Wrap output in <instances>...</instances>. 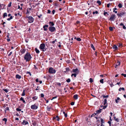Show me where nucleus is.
<instances>
[{
    "label": "nucleus",
    "instance_id": "f257e3e1",
    "mask_svg": "<svg viewBox=\"0 0 126 126\" xmlns=\"http://www.w3.org/2000/svg\"><path fill=\"white\" fill-rule=\"evenodd\" d=\"M32 58L30 53L27 52L24 56V59L26 62H27L30 61Z\"/></svg>",
    "mask_w": 126,
    "mask_h": 126
},
{
    "label": "nucleus",
    "instance_id": "f03ea898",
    "mask_svg": "<svg viewBox=\"0 0 126 126\" xmlns=\"http://www.w3.org/2000/svg\"><path fill=\"white\" fill-rule=\"evenodd\" d=\"M26 18H27V20L28 21V23H33L34 20V19L31 16H27Z\"/></svg>",
    "mask_w": 126,
    "mask_h": 126
},
{
    "label": "nucleus",
    "instance_id": "7ed1b4c3",
    "mask_svg": "<svg viewBox=\"0 0 126 126\" xmlns=\"http://www.w3.org/2000/svg\"><path fill=\"white\" fill-rule=\"evenodd\" d=\"M45 45L44 44H41L40 46V48L42 50V51H44L46 50V49H45Z\"/></svg>",
    "mask_w": 126,
    "mask_h": 126
},
{
    "label": "nucleus",
    "instance_id": "20e7f679",
    "mask_svg": "<svg viewBox=\"0 0 126 126\" xmlns=\"http://www.w3.org/2000/svg\"><path fill=\"white\" fill-rule=\"evenodd\" d=\"M79 71L77 68L75 69H73L72 70L71 73H74L76 74V75H78L79 73Z\"/></svg>",
    "mask_w": 126,
    "mask_h": 126
},
{
    "label": "nucleus",
    "instance_id": "39448f33",
    "mask_svg": "<svg viewBox=\"0 0 126 126\" xmlns=\"http://www.w3.org/2000/svg\"><path fill=\"white\" fill-rule=\"evenodd\" d=\"M49 29L51 32H53L55 31L56 30L55 28L54 27L52 26L49 27Z\"/></svg>",
    "mask_w": 126,
    "mask_h": 126
},
{
    "label": "nucleus",
    "instance_id": "423d86ee",
    "mask_svg": "<svg viewBox=\"0 0 126 126\" xmlns=\"http://www.w3.org/2000/svg\"><path fill=\"white\" fill-rule=\"evenodd\" d=\"M48 71L50 73H54L56 72V71L52 68H49Z\"/></svg>",
    "mask_w": 126,
    "mask_h": 126
},
{
    "label": "nucleus",
    "instance_id": "0eeeda50",
    "mask_svg": "<svg viewBox=\"0 0 126 126\" xmlns=\"http://www.w3.org/2000/svg\"><path fill=\"white\" fill-rule=\"evenodd\" d=\"M31 108L33 110H36L38 108V106L36 105L35 104L32 105L31 107Z\"/></svg>",
    "mask_w": 126,
    "mask_h": 126
},
{
    "label": "nucleus",
    "instance_id": "6e6552de",
    "mask_svg": "<svg viewBox=\"0 0 126 126\" xmlns=\"http://www.w3.org/2000/svg\"><path fill=\"white\" fill-rule=\"evenodd\" d=\"M125 12H121L120 13L117 14V15L119 17H122L125 14Z\"/></svg>",
    "mask_w": 126,
    "mask_h": 126
},
{
    "label": "nucleus",
    "instance_id": "1a4fd4ad",
    "mask_svg": "<svg viewBox=\"0 0 126 126\" xmlns=\"http://www.w3.org/2000/svg\"><path fill=\"white\" fill-rule=\"evenodd\" d=\"M48 26V25H44L43 27V28L44 29V30L45 31H47V28Z\"/></svg>",
    "mask_w": 126,
    "mask_h": 126
},
{
    "label": "nucleus",
    "instance_id": "9d476101",
    "mask_svg": "<svg viewBox=\"0 0 126 126\" xmlns=\"http://www.w3.org/2000/svg\"><path fill=\"white\" fill-rule=\"evenodd\" d=\"M28 124L29 123L28 122L25 120H24L22 123V124L24 125Z\"/></svg>",
    "mask_w": 126,
    "mask_h": 126
},
{
    "label": "nucleus",
    "instance_id": "9b49d317",
    "mask_svg": "<svg viewBox=\"0 0 126 126\" xmlns=\"http://www.w3.org/2000/svg\"><path fill=\"white\" fill-rule=\"evenodd\" d=\"M5 5L4 4H1L0 3V11L1 9H3L5 7Z\"/></svg>",
    "mask_w": 126,
    "mask_h": 126
},
{
    "label": "nucleus",
    "instance_id": "f8f14e48",
    "mask_svg": "<svg viewBox=\"0 0 126 126\" xmlns=\"http://www.w3.org/2000/svg\"><path fill=\"white\" fill-rule=\"evenodd\" d=\"M115 16L114 15H112L110 18V19L111 20H113Z\"/></svg>",
    "mask_w": 126,
    "mask_h": 126
},
{
    "label": "nucleus",
    "instance_id": "ddd939ff",
    "mask_svg": "<svg viewBox=\"0 0 126 126\" xmlns=\"http://www.w3.org/2000/svg\"><path fill=\"white\" fill-rule=\"evenodd\" d=\"M113 48L115 50H117L118 49L116 45H114L113 46Z\"/></svg>",
    "mask_w": 126,
    "mask_h": 126
},
{
    "label": "nucleus",
    "instance_id": "4468645a",
    "mask_svg": "<svg viewBox=\"0 0 126 126\" xmlns=\"http://www.w3.org/2000/svg\"><path fill=\"white\" fill-rule=\"evenodd\" d=\"M49 26H53L54 25V24L53 22H49Z\"/></svg>",
    "mask_w": 126,
    "mask_h": 126
},
{
    "label": "nucleus",
    "instance_id": "2eb2a0df",
    "mask_svg": "<svg viewBox=\"0 0 126 126\" xmlns=\"http://www.w3.org/2000/svg\"><path fill=\"white\" fill-rule=\"evenodd\" d=\"M104 105H107V100L106 99H104L103 101Z\"/></svg>",
    "mask_w": 126,
    "mask_h": 126
},
{
    "label": "nucleus",
    "instance_id": "dca6fc26",
    "mask_svg": "<svg viewBox=\"0 0 126 126\" xmlns=\"http://www.w3.org/2000/svg\"><path fill=\"white\" fill-rule=\"evenodd\" d=\"M16 78L20 79L21 78V76L19 75L18 74H17L16 75Z\"/></svg>",
    "mask_w": 126,
    "mask_h": 126
},
{
    "label": "nucleus",
    "instance_id": "f3484780",
    "mask_svg": "<svg viewBox=\"0 0 126 126\" xmlns=\"http://www.w3.org/2000/svg\"><path fill=\"white\" fill-rule=\"evenodd\" d=\"M20 51L22 54H23L25 52V50L24 49H22L20 50Z\"/></svg>",
    "mask_w": 126,
    "mask_h": 126
},
{
    "label": "nucleus",
    "instance_id": "a211bd4d",
    "mask_svg": "<svg viewBox=\"0 0 126 126\" xmlns=\"http://www.w3.org/2000/svg\"><path fill=\"white\" fill-rule=\"evenodd\" d=\"M78 95L77 94H75L73 96V98L75 99H77L78 98Z\"/></svg>",
    "mask_w": 126,
    "mask_h": 126
},
{
    "label": "nucleus",
    "instance_id": "6ab92c4d",
    "mask_svg": "<svg viewBox=\"0 0 126 126\" xmlns=\"http://www.w3.org/2000/svg\"><path fill=\"white\" fill-rule=\"evenodd\" d=\"M56 42H57V40L56 39H55L53 41H50V43H52L53 44H54Z\"/></svg>",
    "mask_w": 126,
    "mask_h": 126
},
{
    "label": "nucleus",
    "instance_id": "aec40b11",
    "mask_svg": "<svg viewBox=\"0 0 126 126\" xmlns=\"http://www.w3.org/2000/svg\"><path fill=\"white\" fill-rule=\"evenodd\" d=\"M37 98L38 97L36 96H34L32 97V99L34 100H36L37 99Z\"/></svg>",
    "mask_w": 126,
    "mask_h": 126
},
{
    "label": "nucleus",
    "instance_id": "412c9836",
    "mask_svg": "<svg viewBox=\"0 0 126 126\" xmlns=\"http://www.w3.org/2000/svg\"><path fill=\"white\" fill-rule=\"evenodd\" d=\"M35 50L36 52L37 53H39V51L36 48H35Z\"/></svg>",
    "mask_w": 126,
    "mask_h": 126
},
{
    "label": "nucleus",
    "instance_id": "4be33fe9",
    "mask_svg": "<svg viewBox=\"0 0 126 126\" xmlns=\"http://www.w3.org/2000/svg\"><path fill=\"white\" fill-rule=\"evenodd\" d=\"M54 118L56 119L57 121H59V118L58 116H56L55 117H54Z\"/></svg>",
    "mask_w": 126,
    "mask_h": 126
},
{
    "label": "nucleus",
    "instance_id": "5701e85b",
    "mask_svg": "<svg viewBox=\"0 0 126 126\" xmlns=\"http://www.w3.org/2000/svg\"><path fill=\"white\" fill-rule=\"evenodd\" d=\"M25 95V90H23L22 92V93L21 95L24 96Z\"/></svg>",
    "mask_w": 126,
    "mask_h": 126
},
{
    "label": "nucleus",
    "instance_id": "b1692460",
    "mask_svg": "<svg viewBox=\"0 0 126 126\" xmlns=\"http://www.w3.org/2000/svg\"><path fill=\"white\" fill-rule=\"evenodd\" d=\"M75 39H76L78 41H80L81 40V39L80 38H76V37H75Z\"/></svg>",
    "mask_w": 126,
    "mask_h": 126
},
{
    "label": "nucleus",
    "instance_id": "393cba45",
    "mask_svg": "<svg viewBox=\"0 0 126 126\" xmlns=\"http://www.w3.org/2000/svg\"><path fill=\"white\" fill-rule=\"evenodd\" d=\"M77 75H76V74L73 73L72 74L71 76L72 77H73V76H74V77L75 78L76 77Z\"/></svg>",
    "mask_w": 126,
    "mask_h": 126
},
{
    "label": "nucleus",
    "instance_id": "a878e982",
    "mask_svg": "<svg viewBox=\"0 0 126 126\" xmlns=\"http://www.w3.org/2000/svg\"><path fill=\"white\" fill-rule=\"evenodd\" d=\"M101 109H100L99 110H98L96 111V113H100L101 111Z\"/></svg>",
    "mask_w": 126,
    "mask_h": 126
},
{
    "label": "nucleus",
    "instance_id": "bb28decb",
    "mask_svg": "<svg viewBox=\"0 0 126 126\" xmlns=\"http://www.w3.org/2000/svg\"><path fill=\"white\" fill-rule=\"evenodd\" d=\"M118 7L119 8H121L122 7V4L121 3H119L118 5Z\"/></svg>",
    "mask_w": 126,
    "mask_h": 126
},
{
    "label": "nucleus",
    "instance_id": "cd10ccee",
    "mask_svg": "<svg viewBox=\"0 0 126 126\" xmlns=\"http://www.w3.org/2000/svg\"><path fill=\"white\" fill-rule=\"evenodd\" d=\"M120 99V98L119 97H118L117 98V99H115V102L116 103H118V100H119Z\"/></svg>",
    "mask_w": 126,
    "mask_h": 126
},
{
    "label": "nucleus",
    "instance_id": "c85d7f7f",
    "mask_svg": "<svg viewBox=\"0 0 126 126\" xmlns=\"http://www.w3.org/2000/svg\"><path fill=\"white\" fill-rule=\"evenodd\" d=\"M91 48H92L94 50H95V48L94 46L93 45V44H91Z\"/></svg>",
    "mask_w": 126,
    "mask_h": 126
},
{
    "label": "nucleus",
    "instance_id": "c756f323",
    "mask_svg": "<svg viewBox=\"0 0 126 126\" xmlns=\"http://www.w3.org/2000/svg\"><path fill=\"white\" fill-rule=\"evenodd\" d=\"M122 90L123 91L125 90V89L124 88H120L119 89V91H121Z\"/></svg>",
    "mask_w": 126,
    "mask_h": 126
},
{
    "label": "nucleus",
    "instance_id": "7c9ffc66",
    "mask_svg": "<svg viewBox=\"0 0 126 126\" xmlns=\"http://www.w3.org/2000/svg\"><path fill=\"white\" fill-rule=\"evenodd\" d=\"M97 3L99 5H100L101 4V2L99 0H97Z\"/></svg>",
    "mask_w": 126,
    "mask_h": 126
},
{
    "label": "nucleus",
    "instance_id": "2f4dec72",
    "mask_svg": "<svg viewBox=\"0 0 126 126\" xmlns=\"http://www.w3.org/2000/svg\"><path fill=\"white\" fill-rule=\"evenodd\" d=\"M7 16V14L6 13H4L3 15V17L4 18L5 16Z\"/></svg>",
    "mask_w": 126,
    "mask_h": 126
},
{
    "label": "nucleus",
    "instance_id": "473e14b6",
    "mask_svg": "<svg viewBox=\"0 0 126 126\" xmlns=\"http://www.w3.org/2000/svg\"><path fill=\"white\" fill-rule=\"evenodd\" d=\"M63 113L64 114V116L65 117H66L67 116V114L66 113H65V111L63 112Z\"/></svg>",
    "mask_w": 126,
    "mask_h": 126
},
{
    "label": "nucleus",
    "instance_id": "72a5a7b5",
    "mask_svg": "<svg viewBox=\"0 0 126 126\" xmlns=\"http://www.w3.org/2000/svg\"><path fill=\"white\" fill-rule=\"evenodd\" d=\"M109 84L110 85L111 87H112L114 85H113V84H112V82H111V83H109Z\"/></svg>",
    "mask_w": 126,
    "mask_h": 126
},
{
    "label": "nucleus",
    "instance_id": "f704fd0d",
    "mask_svg": "<svg viewBox=\"0 0 126 126\" xmlns=\"http://www.w3.org/2000/svg\"><path fill=\"white\" fill-rule=\"evenodd\" d=\"M3 121H4L5 122V123L6 124V122L7 121V119L6 118H4L3 119Z\"/></svg>",
    "mask_w": 126,
    "mask_h": 126
},
{
    "label": "nucleus",
    "instance_id": "c9c22d12",
    "mask_svg": "<svg viewBox=\"0 0 126 126\" xmlns=\"http://www.w3.org/2000/svg\"><path fill=\"white\" fill-rule=\"evenodd\" d=\"M89 79H90L89 82H90L92 83L93 82V80L92 78H90Z\"/></svg>",
    "mask_w": 126,
    "mask_h": 126
},
{
    "label": "nucleus",
    "instance_id": "e433bc0d",
    "mask_svg": "<svg viewBox=\"0 0 126 126\" xmlns=\"http://www.w3.org/2000/svg\"><path fill=\"white\" fill-rule=\"evenodd\" d=\"M109 29L110 31H112L113 30V28L112 27H109Z\"/></svg>",
    "mask_w": 126,
    "mask_h": 126
},
{
    "label": "nucleus",
    "instance_id": "4c0bfd02",
    "mask_svg": "<svg viewBox=\"0 0 126 126\" xmlns=\"http://www.w3.org/2000/svg\"><path fill=\"white\" fill-rule=\"evenodd\" d=\"M9 110V108L8 107H7L4 109V111L5 112L6 110Z\"/></svg>",
    "mask_w": 126,
    "mask_h": 126
},
{
    "label": "nucleus",
    "instance_id": "58836bf2",
    "mask_svg": "<svg viewBox=\"0 0 126 126\" xmlns=\"http://www.w3.org/2000/svg\"><path fill=\"white\" fill-rule=\"evenodd\" d=\"M98 13V12L97 11H96L95 12H93V15L94 14H97Z\"/></svg>",
    "mask_w": 126,
    "mask_h": 126
},
{
    "label": "nucleus",
    "instance_id": "ea45409f",
    "mask_svg": "<svg viewBox=\"0 0 126 126\" xmlns=\"http://www.w3.org/2000/svg\"><path fill=\"white\" fill-rule=\"evenodd\" d=\"M3 90L6 93H7L8 92V90L7 89H3Z\"/></svg>",
    "mask_w": 126,
    "mask_h": 126
},
{
    "label": "nucleus",
    "instance_id": "a19ab883",
    "mask_svg": "<svg viewBox=\"0 0 126 126\" xmlns=\"http://www.w3.org/2000/svg\"><path fill=\"white\" fill-rule=\"evenodd\" d=\"M12 18H13L12 16H11L10 18H8L7 19V20H10L11 19H12Z\"/></svg>",
    "mask_w": 126,
    "mask_h": 126
},
{
    "label": "nucleus",
    "instance_id": "79ce46f5",
    "mask_svg": "<svg viewBox=\"0 0 126 126\" xmlns=\"http://www.w3.org/2000/svg\"><path fill=\"white\" fill-rule=\"evenodd\" d=\"M120 62H118L116 64V65H118V66L120 65Z\"/></svg>",
    "mask_w": 126,
    "mask_h": 126
},
{
    "label": "nucleus",
    "instance_id": "37998d69",
    "mask_svg": "<svg viewBox=\"0 0 126 126\" xmlns=\"http://www.w3.org/2000/svg\"><path fill=\"white\" fill-rule=\"evenodd\" d=\"M16 110L18 111H20L21 110L19 108H17L16 109Z\"/></svg>",
    "mask_w": 126,
    "mask_h": 126
},
{
    "label": "nucleus",
    "instance_id": "c03bdc74",
    "mask_svg": "<svg viewBox=\"0 0 126 126\" xmlns=\"http://www.w3.org/2000/svg\"><path fill=\"white\" fill-rule=\"evenodd\" d=\"M11 2H10L8 5V7H10L11 6Z\"/></svg>",
    "mask_w": 126,
    "mask_h": 126
},
{
    "label": "nucleus",
    "instance_id": "a18cd8bd",
    "mask_svg": "<svg viewBox=\"0 0 126 126\" xmlns=\"http://www.w3.org/2000/svg\"><path fill=\"white\" fill-rule=\"evenodd\" d=\"M100 82L101 83H103V79H102L100 80Z\"/></svg>",
    "mask_w": 126,
    "mask_h": 126
},
{
    "label": "nucleus",
    "instance_id": "49530a36",
    "mask_svg": "<svg viewBox=\"0 0 126 126\" xmlns=\"http://www.w3.org/2000/svg\"><path fill=\"white\" fill-rule=\"evenodd\" d=\"M66 81L67 82L69 83L70 81V79H68L66 80Z\"/></svg>",
    "mask_w": 126,
    "mask_h": 126
},
{
    "label": "nucleus",
    "instance_id": "de8ad7c7",
    "mask_svg": "<svg viewBox=\"0 0 126 126\" xmlns=\"http://www.w3.org/2000/svg\"><path fill=\"white\" fill-rule=\"evenodd\" d=\"M104 106H102L103 107V109H105L107 107V105H104Z\"/></svg>",
    "mask_w": 126,
    "mask_h": 126
},
{
    "label": "nucleus",
    "instance_id": "09e8293b",
    "mask_svg": "<svg viewBox=\"0 0 126 126\" xmlns=\"http://www.w3.org/2000/svg\"><path fill=\"white\" fill-rule=\"evenodd\" d=\"M100 121L102 123H104V121L103 119L102 118H101L100 119Z\"/></svg>",
    "mask_w": 126,
    "mask_h": 126
},
{
    "label": "nucleus",
    "instance_id": "8fccbe9b",
    "mask_svg": "<svg viewBox=\"0 0 126 126\" xmlns=\"http://www.w3.org/2000/svg\"><path fill=\"white\" fill-rule=\"evenodd\" d=\"M18 9H20V10H22V7H21L20 8V6L19 5H18Z\"/></svg>",
    "mask_w": 126,
    "mask_h": 126
},
{
    "label": "nucleus",
    "instance_id": "3c124183",
    "mask_svg": "<svg viewBox=\"0 0 126 126\" xmlns=\"http://www.w3.org/2000/svg\"><path fill=\"white\" fill-rule=\"evenodd\" d=\"M111 5V4L110 3H109L108 4L107 6L108 8H109L110 7V6Z\"/></svg>",
    "mask_w": 126,
    "mask_h": 126
},
{
    "label": "nucleus",
    "instance_id": "603ef678",
    "mask_svg": "<svg viewBox=\"0 0 126 126\" xmlns=\"http://www.w3.org/2000/svg\"><path fill=\"white\" fill-rule=\"evenodd\" d=\"M121 75L122 76H123L125 78L126 77V74H121Z\"/></svg>",
    "mask_w": 126,
    "mask_h": 126
},
{
    "label": "nucleus",
    "instance_id": "864d4df0",
    "mask_svg": "<svg viewBox=\"0 0 126 126\" xmlns=\"http://www.w3.org/2000/svg\"><path fill=\"white\" fill-rule=\"evenodd\" d=\"M119 47H120L122 46V44H121L119 43L117 45Z\"/></svg>",
    "mask_w": 126,
    "mask_h": 126
},
{
    "label": "nucleus",
    "instance_id": "5fc2aeb1",
    "mask_svg": "<svg viewBox=\"0 0 126 126\" xmlns=\"http://www.w3.org/2000/svg\"><path fill=\"white\" fill-rule=\"evenodd\" d=\"M108 13L107 12H105L104 13V15L106 16L107 14Z\"/></svg>",
    "mask_w": 126,
    "mask_h": 126
},
{
    "label": "nucleus",
    "instance_id": "6e6d98bb",
    "mask_svg": "<svg viewBox=\"0 0 126 126\" xmlns=\"http://www.w3.org/2000/svg\"><path fill=\"white\" fill-rule=\"evenodd\" d=\"M115 120L117 122H118L119 121V119L118 118H116L115 119Z\"/></svg>",
    "mask_w": 126,
    "mask_h": 126
},
{
    "label": "nucleus",
    "instance_id": "4d7b16f0",
    "mask_svg": "<svg viewBox=\"0 0 126 126\" xmlns=\"http://www.w3.org/2000/svg\"><path fill=\"white\" fill-rule=\"evenodd\" d=\"M23 98V97H21L20 98V100L21 101H23L24 100Z\"/></svg>",
    "mask_w": 126,
    "mask_h": 126
},
{
    "label": "nucleus",
    "instance_id": "13d9d810",
    "mask_svg": "<svg viewBox=\"0 0 126 126\" xmlns=\"http://www.w3.org/2000/svg\"><path fill=\"white\" fill-rule=\"evenodd\" d=\"M51 12V11L49 10H47V13H48L49 14Z\"/></svg>",
    "mask_w": 126,
    "mask_h": 126
},
{
    "label": "nucleus",
    "instance_id": "bf43d9fd",
    "mask_svg": "<svg viewBox=\"0 0 126 126\" xmlns=\"http://www.w3.org/2000/svg\"><path fill=\"white\" fill-rule=\"evenodd\" d=\"M74 104V102H72L71 103V104L72 105H73Z\"/></svg>",
    "mask_w": 126,
    "mask_h": 126
},
{
    "label": "nucleus",
    "instance_id": "052dcab7",
    "mask_svg": "<svg viewBox=\"0 0 126 126\" xmlns=\"http://www.w3.org/2000/svg\"><path fill=\"white\" fill-rule=\"evenodd\" d=\"M123 28L124 29H126V27L124 25H123Z\"/></svg>",
    "mask_w": 126,
    "mask_h": 126
},
{
    "label": "nucleus",
    "instance_id": "680f3d73",
    "mask_svg": "<svg viewBox=\"0 0 126 126\" xmlns=\"http://www.w3.org/2000/svg\"><path fill=\"white\" fill-rule=\"evenodd\" d=\"M44 96V94H41V96L42 97H43Z\"/></svg>",
    "mask_w": 126,
    "mask_h": 126
},
{
    "label": "nucleus",
    "instance_id": "e2e57ef3",
    "mask_svg": "<svg viewBox=\"0 0 126 126\" xmlns=\"http://www.w3.org/2000/svg\"><path fill=\"white\" fill-rule=\"evenodd\" d=\"M55 12V11L54 10H53L52 11V13L53 14H54Z\"/></svg>",
    "mask_w": 126,
    "mask_h": 126
},
{
    "label": "nucleus",
    "instance_id": "0e129e2a",
    "mask_svg": "<svg viewBox=\"0 0 126 126\" xmlns=\"http://www.w3.org/2000/svg\"><path fill=\"white\" fill-rule=\"evenodd\" d=\"M12 52H10V53L8 54V56H10L12 54Z\"/></svg>",
    "mask_w": 126,
    "mask_h": 126
},
{
    "label": "nucleus",
    "instance_id": "69168bd1",
    "mask_svg": "<svg viewBox=\"0 0 126 126\" xmlns=\"http://www.w3.org/2000/svg\"><path fill=\"white\" fill-rule=\"evenodd\" d=\"M17 15L18 16H21V14H20L19 13H18L17 14Z\"/></svg>",
    "mask_w": 126,
    "mask_h": 126
},
{
    "label": "nucleus",
    "instance_id": "338daca9",
    "mask_svg": "<svg viewBox=\"0 0 126 126\" xmlns=\"http://www.w3.org/2000/svg\"><path fill=\"white\" fill-rule=\"evenodd\" d=\"M7 41L8 42H9L10 41V38H7Z\"/></svg>",
    "mask_w": 126,
    "mask_h": 126
},
{
    "label": "nucleus",
    "instance_id": "774afa93",
    "mask_svg": "<svg viewBox=\"0 0 126 126\" xmlns=\"http://www.w3.org/2000/svg\"><path fill=\"white\" fill-rule=\"evenodd\" d=\"M42 16V15L41 14H40L39 16H38V17L39 18H40L41 16Z\"/></svg>",
    "mask_w": 126,
    "mask_h": 126
}]
</instances>
